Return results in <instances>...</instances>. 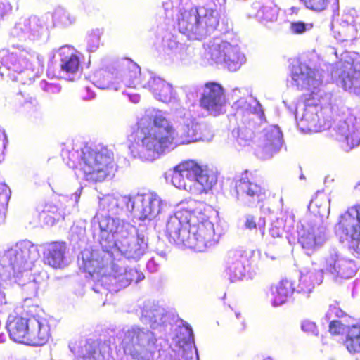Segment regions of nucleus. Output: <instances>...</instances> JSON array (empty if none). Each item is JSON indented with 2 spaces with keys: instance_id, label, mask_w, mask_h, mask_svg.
<instances>
[{
  "instance_id": "nucleus-21",
  "label": "nucleus",
  "mask_w": 360,
  "mask_h": 360,
  "mask_svg": "<svg viewBox=\"0 0 360 360\" xmlns=\"http://www.w3.org/2000/svg\"><path fill=\"white\" fill-rule=\"evenodd\" d=\"M20 51L18 50H0V68L14 72H21L22 65L18 57Z\"/></svg>"
},
{
  "instance_id": "nucleus-34",
  "label": "nucleus",
  "mask_w": 360,
  "mask_h": 360,
  "mask_svg": "<svg viewBox=\"0 0 360 360\" xmlns=\"http://www.w3.org/2000/svg\"><path fill=\"white\" fill-rule=\"evenodd\" d=\"M17 254H20L21 259L25 262L32 261L39 256L38 250L34 245H23L17 252Z\"/></svg>"
},
{
  "instance_id": "nucleus-5",
  "label": "nucleus",
  "mask_w": 360,
  "mask_h": 360,
  "mask_svg": "<svg viewBox=\"0 0 360 360\" xmlns=\"http://www.w3.org/2000/svg\"><path fill=\"white\" fill-rule=\"evenodd\" d=\"M121 345L124 352L136 360H154L155 352L161 350L154 333L137 326L124 333Z\"/></svg>"
},
{
  "instance_id": "nucleus-47",
  "label": "nucleus",
  "mask_w": 360,
  "mask_h": 360,
  "mask_svg": "<svg viewBox=\"0 0 360 360\" xmlns=\"http://www.w3.org/2000/svg\"><path fill=\"white\" fill-rule=\"evenodd\" d=\"M224 62L229 68L236 69L238 63H235L233 60L229 58H224Z\"/></svg>"
},
{
  "instance_id": "nucleus-28",
  "label": "nucleus",
  "mask_w": 360,
  "mask_h": 360,
  "mask_svg": "<svg viewBox=\"0 0 360 360\" xmlns=\"http://www.w3.org/2000/svg\"><path fill=\"white\" fill-rule=\"evenodd\" d=\"M147 249L148 244L144 237L138 235L129 243L126 252L129 257L139 259L146 252Z\"/></svg>"
},
{
  "instance_id": "nucleus-48",
  "label": "nucleus",
  "mask_w": 360,
  "mask_h": 360,
  "mask_svg": "<svg viewBox=\"0 0 360 360\" xmlns=\"http://www.w3.org/2000/svg\"><path fill=\"white\" fill-rule=\"evenodd\" d=\"M356 189L360 192V181L358 182V184L356 186Z\"/></svg>"
},
{
  "instance_id": "nucleus-51",
  "label": "nucleus",
  "mask_w": 360,
  "mask_h": 360,
  "mask_svg": "<svg viewBox=\"0 0 360 360\" xmlns=\"http://www.w3.org/2000/svg\"><path fill=\"white\" fill-rule=\"evenodd\" d=\"M240 316V314H236V316L238 318Z\"/></svg>"
},
{
  "instance_id": "nucleus-46",
  "label": "nucleus",
  "mask_w": 360,
  "mask_h": 360,
  "mask_svg": "<svg viewBox=\"0 0 360 360\" xmlns=\"http://www.w3.org/2000/svg\"><path fill=\"white\" fill-rule=\"evenodd\" d=\"M342 32L345 36L349 37L352 36L354 31L355 30L353 25H347V27H345L344 25L342 26Z\"/></svg>"
},
{
  "instance_id": "nucleus-27",
  "label": "nucleus",
  "mask_w": 360,
  "mask_h": 360,
  "mask_svg": "<svg viewBox=\"0 0 360 360\" xmlns=\"http://www.w3.org/2000/svg\"><path fill=\"white\" fill-rule=\"evenodd\" d=\"M344 344L347 351L352 354L360 353V326L352 325L347 330Z\"/></svg>"
},
{
  "instance_id": "nucleus-19",
  "label": "nucleus",
  "mask_w": 360,
  "mask_h": 360,
  "mask_svg": "<svg viewBox=\"0 0 360 360\" xmlns=\"http://www.w3.org/2000/svg\"><path fill=\"white\" fill-rule=\"evenodd\" d=\"M360 64L352 63L347 70L342 74V85L345 90L349 92L360 94Z\"/></svg>"
},
{
  "instance_id": "nucleus-35",
  "label": "nucleus",
  "mask_w": 360,
  "mask_h": 360,
  "mask_svg": "<svg viewBox=\"0 0 360 360\" xmlns=\"http://www.w3.org/2000/svg\"><path fill=\"white\" fill-rule=\"evenodd\" d=\"M351 326L343 323L340 320H333L329 323L328 331L333 335H342L347 333Z\"/></svg>"
},
{
  "instance_id": "nucleus-50",
  "label": "nucleus",
  "mask_w": 360,
  "mask_h": 360,
  "mask_svg": "<svg viewBox=\"0 0 360 360\" xmlns=\"http://www.w3.org/2000/svg\"><path fill=\"white\" fill-rule=\"evenodd\" d=\"M185 360H187L186 359H185ZM188 360H195V359H193L192 356L189 358Z\"/></svg>"
},
{
  "instance_id": "nucleus-11",
  "label": "nucleus",
  "mask_w": 360,
  "mask_h": 360,
  "mask_svg": "<svg viewBox=\"0 0 360 360\" xmlns=\"http://www.w3.org/2000/svg\"><path fill=\"white\" fill-rule=\"evenodd\" d=\"M128 209L139 215L141 220H151L161 211L162 200L155 193H150L143 195L135 205L134 201L130 196H124Z\"/></svg>"
},
{
  "instance_id": "nucleus-36",
  "label": "nucleus",
  "mask_w": 360,
  "mask_h": 360,
  "mask_svg": "<svg viewBox=\"0 0 360 360\" xmlns=\"http://www.w3.org/2000/svg\"><path fill=\"white\" fill-rule=\"evenodd\" d=\"M329 200L327 195L323 192H317L310 201L311 207L322 209L323 211L328 209Z\"/></svg>"
},
{
  "instance_id": "nucleus-44",
  "label": "nucleus",
  "mask_w": 360,
  "mask_h": 360,
  "mask_svg": "<svg viewBox=\"0 0 360 360\" xmlns=\"http://www.w3.org/2000/svg\"><path fill=\"white\" fill-rule=\"evenodd\" d=\"M302 329L307 333H314L316 330L315 323L306 321L302 323Z\"/></svg>"
},
{
  "instance_id": "nucleus-26",
  "label": "nucleus",
  "mask_w": 360,
  "mask_h": 360,
  "mask_svg": "<svg viewBox=\"0 0 360 360\" xmlns=\"http://www.w3.org/2000/svg\"><path fill=\"white\" fill-rule=\"evenodd\" d=\"M148 85L150 90L159 100L166 102L172 97V87L165 81L153 78L148 82Z\"/></svg>"
},
{
  "instance_id": "nucleus-45",
  "label": "nucleus",
  "mask_w": 360,
  "mask_h": 360,
  "mask_svg": "<svg viewBox=\"0 0 360 360\" xmlns=\"http://www.w3.org/2000/svg\"><path fill=\"white\" fill-rule=\"evenodd\" d=\"M262 19L265 22H272L276 20V15L270 10H263Z\"/></svg>"
},
{
  "instance_id": "nucleus-41",
  "label": "nucleus",
  "mask_w": 360,
  "mask_h": 360,
  "mask_svg": "<svg viewBox=\"0 0 360 360\" xmlns=\"http://www.w3.org/2000/svg\"><path fill=\"white\" fill-rule=\"evenodd\" d=\"M328 316H334L338 318L348 317V319H351L350 316H347L345 311H343L340 307H337L336 305L330 306L328 310Z\"/></svg>"
},
{
  "instance_id": "nucleus-18",
  "label": "nucleus",
  "mask_w": 360,
  "mask_h": 360,
  "mask_svg": "<svg viewBox=\"0 0 360 360\" xmlns=\"http://www.w3.org/2000/svg\"><path fill=\"white\" fill-rule=\"evenodd\" d=\"M326 269L330 273L336 274L338 276L344 278H350L353 277L356 272V267L353 262L334 257H331L327 262Z\"/></svg>"
},
{
  "instance_id": "nucleus-23",
  "label": "nucleus",
  "mask_w": 360,
  "mask_h": 360,
  "mask_svg": "<svg viewBox=\"0 0 360 360\" xmlns=\"http://www.w3.org/2000/svg\"><path fill=\"white\" fill-rule=\"evenodd\" d=\"M298 243L304 250L308 255H311L323 243L319 236H317L313 231L309 230H303L298 238Z\"/></svg>"
},
{
  "instance_id": "nucleus-42",
  "label": "nucleus",
  "mask_w": 360,
  "mask_h": 360,
  "mask_svg": "<svg viewBox=\"0 0 360 360\" xmlns=\"http://www.w3.org/2000/svg\"><path fill=\"white\" fill-rule=\"evenodd\" d=\"M110 224L112 225L113 219L110 217H105L99 222L100 229L102 231L107 233H113L112 227H110Z\"/></svg>"
},
{
  "instance_id": "nucleus-12",
  "label": "nucleus",
  "mask_w": 360,
  "mask_h": 360,
  "mask_svg": "<svg viewBox=\"0 0 360 360\" xmlns=\"http://www.w3.org/2000/svg\"><path fill=\"white\" fill-rule=\"evenodd\" d=\"M352 209L356 212V222L350 214H347L340 217L336 229L341 236L355 240L351 249L353 254L360 257V205L353 206Z\"/></svg>"
},
{
  "instance_id": "nucleus-10",
  "label": "nucleus",
  "mask_w": 360,
  "mask_h": 360,
  "mask_svg": "<svg viewBox=\"0 0 360 360\" xmlns=\"http://www.w3.org/2000/svg\"><path fill=\"white\" fill-rule=\"evenodd\" d=\"M251 172L244 171L236 184L238 195L244 198L249 206H257L263 203L268 198L266 191L261 185L250 181Z\"/></svg>"
},
{
  "instance_id": "nucleus-30",
  "label": "nucleus",
  "mask_w": 360,
  "mask_h": 360,
  "mask_svg": "<svg viewBox=\"0 0 360 360\" xmlns=\"http://www.w3.org/2000/svg\"><path fill=\"white\" fill-rule=\"evenodd\" d=\"M114 76L108 70H101L95 75V82L101 89H108L113 85Z\"/></svg>"
},
{
  "instance_id": "nucleus-6",
  "label": "nucleus",
  "mask_w": 360,
  "mask_h": 360,
  "mask_svg": "<svg viewBox=\"0 0 360 360\" xmlns=\"http://www.w3.org/2000/svg\"><path fill=\"white\" fill-rule=\"evenodd\" d=\"M112 151L106 148L98 150L85 147L82 151L81 170L84 179L89 182H102L114 171Z\"/></svg>"
},
{
  "instance_id": "nucleus-7",
  "label": "nucleus",
  "mask_w": 360,
  "mask_h": 360,
  "mask_svg": "<svg viewBox=\"0 0 360 360\" xmlns=\"http://www.w3.org/2000/svg\"><path fill=\"white\" fill-rule=\"evenodd\" d=\"M213 210L202 205L192 210L189 248L204 252L216 243L214 224L210 221Z\"/></svg>"
},
{
  "instance_id": "nucleus-38",
  "label": "nucleus",
  "mask_w": 360,
  "mask_h": 360,
  "mask_svg": "<svg viewBox=\"0 0 360 360\" xmlns=\"http://www.w3.org/2000/svg\"><path fill=\"white\" fill-rule=\"evenodd\" d=\"M307 8L315 11H322L328 6V0H302Z\"/></svg>"
},
{
  "instance_id": "nucleus-2",
  "label": "nucleus",
  "mask_w": 360,
  "mask_h": 360,
  "mask_svg": "<svg viewBox=\"0 0 360 360\" xmlns=\"http://www.w3.org/2000/svg\"><path fill=\"white\" fill-rule=\"evenodd\" d=\"M38 309L37 306L24 304L8 316L6 328L11 340L33 347L49 341L50 328L38 316Z\"/></svg>"
},
{
  "instance_id": "nucleus-25",
  "label": "nucleus",
  "mask_w": 360,
  "mask_h": 360,
  "mask_svg": "<svg viewBox=\"0 0 360 360\" xmlns=\"http://www.w3.org/2000/svg\"><path fill=\"white\" fill-rule=\"evenodd\" d=\"M112 352L110 340H97L86 354L88 360H105Z\"/></svg>"
},
{
  "instance_id": "nucleus-29",
  "label": "nucleus",
  "mask_w": 360,
  "mask_h": 360,
  "mask_svg": "<svg viewBox=\"0 0 360 360\" xmlns=\"http://www.w3.org/2000/svg\"><path fill=\"white\" fill-rule=\"evenodd\" d=\"M317 283L318 279L315 271H308L302 273L299 279L297 291L300 292H310Z\"/></svg>"
},
{
  "instance_id": "nucleus-31",
  "label": "nucleus",
  "mask_w": 360,
  "mask_h": 360,
  "mask_svg": "<svg viewBox=\"0 0 360 360\" xmlns=\"http://www.w3.org/2000/svg\"><path fill=\"white\" fill-rule=\"evenodd\" d=\"M265 146L271 152L276 151L281 145V134L278 131H267Z\"/></svg>"
},
{
  "instance_id": "nucleus-49",
  "label": "nucleus",
  "mask_w": 360,
  "mask_h": 360,
  "mask_svg": "<svg viewBox=\"0 0 360 360\" xmlns=\"http://www.w3.org/2000/svg\"><path fill=\"white\" fill-rule=\"evenodd\" d=\"M4 220V216H0V224L3 223Z\"/></svg>"
},
{
  "instance_id": "nucleus-24",
  "label": "nucleus",
  "mask_w": 360,
  "mask_h": 360,
  "mask_svg": "<svg viewBox=\"0 0 360 360\" xmlns=\"http://www.w3.org/2000/svg\"><path fill=\"white\" fill-rule=\"evenodd\" d=\"M121 65L129 79V87L136 88L141 84V68L135 62L126 58L122 60Z\"/></svg>"
},
{
  "instance_id": "nucleus-15",
  "label": "nucleus",
  "mask_w": 360,
  "mask_h": 360,
  "mask_svg": "<svg viewBox=\"0 0 360 360\" xmlns=\"http://www.w3.org/2000/svg\"><path fill=\"white\" fill-rule=\"evenodd\" d=\"M60 69L68 75H75L80 68L78 52L72 46H64L59 50Z\"/></svg>"
},
{
  "instance_id": "nucleus-9",
  "label": "nucleus",
  "mask_w": 360,
  "mask_h": 360,
  "mask_svg": "<svg viewBox=\"0 0 360 360\" xmlns=\"http://www.w3.org/2000/svg\"><path fill=\"white\" fill-rule=\"evenodd\" d=\"M225 91L223 86L214 82L204 84V90L200 99V106L210 114L217 116L222 113L226 104Z\"/></svg>"
},
{
  "instance_id": "nucleus-39",
  "label": "nucleus",
  "mask_w": 360,
  "mask_h": 360,
  "mask_svg": "<svg viewBox=\"0 0 360 360\" xmlns=\"http://www.w3.org/2000/svg\"><path fill=\"white\" fill-rule=\"evenodd\" d=\"M12 11V6L8 0H0V18L9 15Z\"/></svg>"
},
{
  "instance_id": "nucleus-3",
  "label": "nucleus",
  "mask_w": 360,
  "mask_h": 360,
  "mask_svg": "<svg viewBox=\"0 0 360 360\" xmlns=\"http://www.w3.org/2000/svg\"><path fill=\"white\" fill-rule=\"evenodd\" d=\"M314 71L306 68L292 73V79L301 90H307L302 96L305 107L300 119V124L304 130L310 132H319L329 127V122L322 115H319V109L323 96L318 88L319 82Z\"/></svg>"
},
{
  "instance_id": "nucleus-16",
  "label": "nucleus",
  "mask_w": 360,
  "mask_h": 360,
  "mask_svg": "<svg viewBox=\"0 0 360 360\" xmlns=\"http://www.w3.org/2000/svg\"><path fill=\"white\" fill-rule=\"evenodd\" d=\"M66 249V243L63 241H53L49 243L44 252V264L53 268L60 267L64 261Z\"/></svg>"
},
{
  "instance_id": "nucleus-1",
  "label": "nucleus",
  "mask_w": 360,
  "mask_h": 360,
  "mask_svg": "<svg viewBox=\"0 0 360 360\" xmlns=\"http://www.w3.org/2000/svg\"><path fill=\"white\" fill-rule=\"evenodd\" d=\"M197 127L193 122L184 125V134L178 137L172 124L162 115H144L127 137L128 148L134 158L152 160L174 146L195 141Z\"/></svg>"
},
{
  "instance_id": "nucleus-40",
  "label": "nucleus",
  "mask_w": 360,
  "mask_h": 360,
  "mask_svg": "<svg viewBox=\"0 0 360 360\" xmlns=\"http://www.w3.org/2000/svg\"><path fill=\"white\" fill-rule=\"evenodd\" d=\"M290 30L294 34H303L307 30V25L301 21L292 22L290 24Z\"/></svg>"
},
{
  "instance_id": "nucleus-22",
  "label": "nucleus",
  "mask_w": 360,
  "mask_h": 360,
  "mask_svg": "<svg viewBox=\"0 0 360 360\" xmlns=\"http://www.w3.org/2000/svg\"><path fill=\"white\" fill-rule=\"evenodd\" d=\"M198 8V28L199 34L203 30L215 29L219 24L218 18L214 15V10L205 7Z\"/></svg>"
},
{
  "instance_id": "nucleus-17",
  "label": "nucleus",
  "mask_w": 360,
  "mask_h": 360,
  "mask_svg": "<svg viewBox=\"0 0 360 360\" xmlns=\"http://www.w3.org/2000/svg\"><path fill=\"white\" fill-rule=\"evenodd\" d=\"M295 288L292 281L288 278L281 280L271 287V302L274 306L285 303L292 295Z\"/></svg>"
},
{
  "instance_id": "nucleus-8",
  "label": "nucleus",
  "mask_w": 360,
  "mask_h": 360,
  "mask_svg": "<svg viewBox=\"0 0 360 360\" xmlns=\"http://www.w3.org/2000/svg\"><path fill=\"white\" fill-rule=\"evenodd\" d=\"M191 214L192 210L181 209L169 217L165 233L170 243L189 248Z\"/></svg>"
},
{
  "instance_id": "nucleus-20",
  "label": "nucleus",
  "mask_w": 360,
  "mask_h": 360,
  "mask_svg": "<svg viewBox=\"0 0 360 360\" xmlns=\"http://www.w3.org/2000/svg\"><path fill=\"white\" fill-rule=\"evenodd\" d=\"M245 260L241 255L229 258L226 273L232 282L240 281L245 276Z\"/></svg>"
},
{
  "instance_id": "nucleus-37",
  "label": "nucleus",
  "mask_w": 360,
  "mask_h": 360,
  "mask_svg": "<svg viewBox=\"0 0 360 360\" xmlns=\"http://www.w3.org/2000/svg\"><path fill=\"white\" fill-rule=\"evenodd\" d=\"M143 274L135 269H131L128 271H126L122 275V281L125 280L126 285H129L131 283H136L143 280Z\"/></svg>"
},
{
  "instance_id": "nucleus-33",
  "label": "nucleus",
  "mask_w": 360,
  "mask_h": 360,
  "mask_svg": "<svg viewBox=\"0 0 360 360\" xmlns=\"http://www.w3.org/2000/svg\"><path fill=\"white\" fill-rule=\"evenodd\" d=\"M63 145L64 147L61 150L63 160L69 167H74L78 158L77 151L73 149L71 144L69 146Z\"/></svg>"
},
{
  "instance_id": "nucleus-32",
  "label": "nucleus",
  "mask_w": 360,
  "mask_h": 360,
  "mask_svg": "<svg viewBox=\"0 0 360 360\" xmlns=\"http://www.w3.org/2000/svg\"><path fill=\"white\" fill-rule=\"evenodd\" d=\"M265 226V218L262 216L249 214L246 217L245 226L249 230H259L264 232Z\"/></svg>"
},
{
  "instance_id": "nucleus-14",
  "label": "nucleus",
  "mask_w": 360,
  "mask_h": 360,
  "mask_svg": "<svg viewBox=\"0 0 360 360\" xmlns=\"http://www.w3.org/2000/svg\"><path fill=\"white\" fill-rule=\"evenodd\" d=\"M198 8L192 7L179 13L177 25L180 32L192 37L199 34L198 28Z\"/></svg>"
},
{
  "instance_id": "nucleus-43",
  "label": "nucleus",
  "mask_w": 360,
  "mask_h": 360,
  "mask_svg": "<svg viewBox=\"0 0 360 360\" xmlns=\"http://www.w3.org/2000/svg\"><path fill=\"white\" fill-rule=\"evenodd\" d=\"M79 94H80V96L84 100L92 99L93 98H94V96H95L94 93L90 89V88L89 86H85V87L82 88L80 90Z\"/></svg>"
},
{
  "instance_id": "nucleus-13",
  "label": "nucleus",
  "mask_w": 360,
  "mask_h": 360,
  "mask_svg": "<svg viewBox=\"0 0 360 360\" xmlns=\"http://www.w3.org/2000/svg\"><path fill=\"white\" fill-rule=\"evenodd\" d=\"M336 138L346 149L360 144V120L349 115L340 121L335 131Z\"/></svg>"
},
{
  "instance_id": "nucleus-4",
  "label": "nucleus",
  "mask_w": 360,
  "mask_h": 360,
  "mask_svg": "<svg viewBox=\"0 0 360 360\" xmlns=\"http://www.w3.org/2000/svg\"><path fill=\"white\" fill-rule=\"evenodd\" d=\"M171 181L177 188L195 194H206L217 184V178L208 172L207 167L194 160H183L175 165Z\"/></svg>"
}]
</instances>
